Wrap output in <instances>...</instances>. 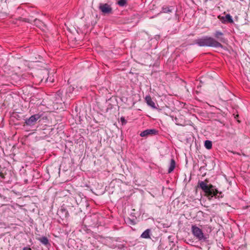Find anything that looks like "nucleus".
<instances>
[{"label": "nucleus", "mask_w": 250, "mask_h": 250, "mask_svg": "<svg viewBox=\"0 0 250 250\" xmlns=\"http://www.w3.org/2000/svg\"><path fill=\"white\" fill-rule=\"evenodd\" d=\"M214 36L221 42H225V39L223 37L224 34L222 32L216 31L214 34Z\"/></svg>", "instance_id": "8"}, {"label": "nucleus", "mask_w": 250, "mask_h": 250, "mask_svg": "<svg viewBox=\"0 0 250 250\" xmlns=\"http://www.w3.org/2000/svg\"><path fill=\"white\" fill-rule=\"evenodd\" d=\"M175 165H176V163H175V161L174 159H171L170 160L169 167H168V171H167L168 173H170L173 171V170L174 169V168L175 167Z\"/></svg>", "instance_id": "11"}, {"label": "nucleus", "mask_w": 250, "mask_h": 250, "mask_svg": "<svg viewBox=\"0 0 250 250\" xmlns=\"http://www.w3.org/2000/svg\"><path fill=\"white\" fill-rule=\"evenodd\" d=\"M42 115L40 114H36L32 115L28 119L25 120V124L28 126L34 125L41 117Z\"/></svg>", "instance_id": "4"}, {"label": "nucleus", "mask_w": 250, "mask_h": 250, "mask_svg": "<svg viewBox=\"0 0 250 250\" xmlns=\"http://www.w3.org/2000/svg\"><path fill=\"white\" fill-rule=\"evenodd\" d=\"M22 250H31V249L30 248L24 247Z\"/></svg>", "instance_id": "19"}, {"label": "nucleus", "mask_w": 250, "mask_h": 250, "mask_svg": "<svg viewBox=\"0 0 250 250\" xmlns=\"http://www.w3.org/2000/svg\"><path fill=\"white\" fill-rule=\"evenodd\" d=\"M0 176L1 178H2L3 179H4L5 178L4 174L2 172H0Z\"/></svg>", "instance_id": "18"}, {"label": "nucleus", "mask_w": 250, "mask_h": 250, "mask_svg": "<svg viewBox=\"0 0 250 250\" xmlns=\"http://www.w3.org/2000/svg\"><path fill=\"white\" fill-rule=\"evenodd\" d=\"M171 7V6H163L162 8L161 13H169L172 12Z\"/></svg>", "instance_id": "13"}, {"label": "nucleus", "mask_w": 250, "mask_h": 250, "mask_svg": "<svg viewBox=\"0 0 250 250\" xmlns=\"http://www.w3.org/2000/svg\"><path fill=\"white\" fill-rule=\"evenodd\" d=\"M191 232L192 234L199 241H205L207 238L205 237L203 231L196 225H192Z\"/></svg>", "instance_id": "3"}, {"label": "nucleus", "mask_w": 250, "mask_h": 250, "mask_svg": "<svg viewBox=\"0 0 250 250\" xmlns=\"http://www.w3.org/2000/svg\"><path fill=\"white\" fill-rule=\"evenodd\" d=\"M151 229H146L141 235V237L145 239L150 238Z\"/></svg>", "instance_id": "10"}, {"label": "nucleus", "mask_w": 250, "mask_h": 250, "mask_svg": "<svg viewBox=\"0 0 250 250\" xmlns=\"http://www.w3.org/2000/svg\"><path fill=\"white\" fill-rule=\"evenodd\" d=\"M117 4L121 7L125 6L127 4V0H119Z\"/></svg>", "instance_id": "15"}, {"label": "nucleus", "mask_w": 250, "mask_h": 250, "mask_svg": "<svg viewBox=\"0 0 250 250\" xmlns=\"http://www.w3.org/2000/svg\"><path fill=\"white\" fill-rule=\"evenodd\" d=\"M208 182L207 180L205 181H199L198 187L202 189L209 199H211L213 197L216 198H222V192L219 191L212 185H208Z\"/></svg>", "instance_id": "1"}, {"label": "nucleus", "mask_w": 250, "mask_h": 250, "mask_svg": "<svg viewBox=\"0 0 250 250\" xmlns=\"http://www.w3.org/2000/svg\"><path fill=\"white\" fill-rule=\"evenodd\" d=\"M158 133V131L156 129H147L140 133L141 137H146L149 135H156Z\"/></svg>", "instance_id": "5"}, {"label": "nucleus", "mask_w": 250, "mask_h": 250, "mask_svg": "<svg viewBox=\"0 0 250 250\" xmlns=\"http://www.w3.org/2000/svg\"><path fill=\"white\" fill-rule=\"evenodd\" d=\"M61 211H62V213H64V217L65 218H67L69 216V213L66 210L65 208H62L60 210Z\"/></svg>", "instance_id": "16"}, {"label": "nucleus", "mask_w": 250, "mask_h": 250, "mask_svg": "<svg viewBox=\"0 0 250 250\" xmlns=\"http://www.w3.org/2000/svg\"><path fill=\"white\" fill-rule=\"evenodd\" d=\"M145 101L148 105L153 108H156L155 104L152 101V98L150 95H147L145 98Z\"/></svg>", "instance_id": "9"}, {"label": "nucleus", "mask_w": 250, "mask_h": 250, "mask_svg": "<svg viewBox=\"0 0 250 250\" xmlns=\"http://www.w3.org/2000/svg\"><path fill=\"white\" fill-rule=\"evenodd\" d=\"M39 241L45 246L50 245L48 239L45 236H42L38 239Z\"/></svg>", "instance_id": "12"}, {"label": "nucleus", "mask_w": 250, "mask_h": 250, "mask_svg": "<svg viewBox=\"0 0 250 250\" xmlns=\"http://www.w3.org/2000/svg\"><path fill=\"white\" fill-rule=\"evenodd\" d=\"M204 146L207 149H210L212 146V142L209 140H206L205 142Z\"/></svg>", "instance_id": "14"}, {"label": "nucleus", "mask_w": 250, "mask_h": 250, "mask_svg": "<svg viewBox=\"0 0 250 250\" xmlns=\"http://www.w3.org/2000/svg\"><path fill=\"white\" fill-rule=\"evenodd\" d=\"M218 18L223 23H232L233 22L232 17L229 14H227L225 16H221L219 15L218 16Z\"/></svg>", "instance_id": "7"}, {"label": "nucleus", "mask_w": 250, "mask_h": 250, "mask_svg": "<svg viewBox=\"0 0 250 250\" xmlns=\"http://www.w3.org/2000/svg\"><path fill=\"white\" fill-rule=\"evenodd\" d=\"M99 9L104 14H109L112 12V8L107 3H101L99 5Z\"/></svg>", "instance_id": "6"}, {"label": "nucleus", "mask_w": 250, "mask_h": 250, "mask_svg": "<svg viewBox=\"0 0 250 250\" xmlns=\"http://www.w3.org/2000/svg\"><path fill=\"white\" fill-rule=\"evenodd\" d=\"M121 122H122V124H125V123H126V120H125V118H123V117H122V118H121Z\"/></svg>", "instance_id": "17"}, {"label": "nucleus", "mask_w": 250, "mask_h": 250, "mask_svg": "<svg viewBox=\"0 0 250 250\" xmlns=\"http://www.w3.org/2000/svg\"><path fill=\"white\" fill-rule=\"evenodd\" d=\"M195 43L199 46L223 47V45L220 42L214 38L208 36H204L201 38H199L195 41Z\"/></svg>", "instance_id": "2"}]
</instances>
